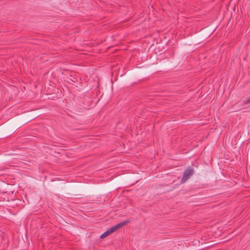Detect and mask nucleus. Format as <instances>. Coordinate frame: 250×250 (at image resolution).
<instances>
[{"mask_svg":"<svg viewBox=\"0 0 250 250\" xmlns=\"http://www.w3.org/2000/svg\"><path fill=\"white\" fill-rule=\"evenodd\" d=\"M81 99L83 109H88L93 102L91 94L88 92L84 93L81 97Z\"/></svg>","mask_w":250,"mask_h":250,"instance_id":"f257e3e1","label":"nucleus"},{"mask_svg":"<svg viewBox=\"0 0 250 250\" xmlns=\"http://www.w3.org/2000/svg\"><path fill=\"white\" fill-rule=\"evenodd\" d=\"M242 103L241 105H245L250 104V97H242L240 101Z\"/></svg>","mask_w":250,"mask_h":250,"instance_id":"20e7f679","label":"nucleus"},{"mask_svg":"<svg viewBox=\"0 0 250 250\" xmlns=\"http://www.w3.org/2000/svg\"><path fill=\"white\" fill-rule=\"evenodd\" d=\"M194 168L191 167H188L183 173L181 179V183L186 182L194 173Z\"/></svg>","mask_w":250,"mask_h":250,"instance_id":"f03ea898","label":"nucleus"},{"mask_svg":"<svg viewBox=\"0 0 250 250\" xmlns=\"http://www.w3.org/2000/svg\"><path fill=\"white\" fill-rule=\"evenodd\" d=\"M112 233L109 229H107L106 231H105L100 236V238H104L105 237H106V236H107L108 235H109L110 234Z\"/></svg>","mask_w":250,"mask_h":250,"instance_id":"39448f33","label":"nucleus"},{"mask_svg":"<svg viewBox=\"0 0 250 250\" xmlns=\"http://www.w3.org/2000/svg\"><path fill=\"white\" fill-rule=\"evenodd\" d=\"M83 105H81V106H82V107H81V109H83V106H82Z\"/></svg>","mask_w":250,"mask_h":250,"instance_id":"423d86ee","label":"nucleus"},{"mask_svg":"<svg viewBox=\"0 0 250 250\" xmlns=\"http://www.w3.org/2000/svg\"><path fill=\"white\" fill-rule=\"evenodd\" d=\"M130 220L129 219H126L125 221L121 222L118 223V224L109 228V229L110 232L111 233H113V232L116 231V230H117L118 229L121 228L122 227L127 224L128 223L130 222Z\"/></svg>","mask_w":250,"mask_h":250,"instance_id":"7ed1b4c3","label":"nucleus"}]
</instances>
